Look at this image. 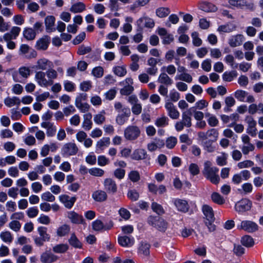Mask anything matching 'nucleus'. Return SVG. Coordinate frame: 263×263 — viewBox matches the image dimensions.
Here are the masks:
<instances>
[{"instance_id": "27", "label": "nucleus", "mask_w": 263, "mask_h": 263, "mask_svg": "<svg viewBox=\"0 0 263 263\" xmlns=\"http://www.w3.org/2000/svg\"><path fill=\"white\" fill-rule=\"evenodd\" d=\"M229 3L234 7L242 9L244 6L249 7L250 4H248L246 0H229Z\"/></svg>"}, {"instance_id": "53", "label": "nucleus", "mask_w": 263, "mask_h": 263, "mask_svg": "<svg viewBox=\"0 0 263 263\" xmlns=\"http://www.w3.org/2000/svg\"><path fill=\"white\" fill-rule=\"evenodd\" d=\"M125 175V170L121 168H116L114 172V176L119 180L123 179Z\"/></svg>"}, {"instance_id": "38", "label": "nucleus", "mask_w": 263, "mask_h": 263, "mask_svg": "<svg viewBox=\"0 0 263 263\" xmlns=\"http://www.w3.org/2000/svg\"><path fill=\"white\" fill-rule=\"evenodd\" d=\"M168 119L165 116H162L158 118L156 122L155 125L157 127H165L168 124Z\"/></svg>"}, {"instance_id": "35", "label": "nucleus", "mask_w": 263, "mask_h": 263, "mask_svg": "<svg viewBox=\"0 0 263 263\" xmlns=\"http://www.w3.org/2000/svg\"><path fill=\"white\" fill-rule=\"evenodd\" d=\"M68 249V246L67 244H59L53 247V251L57 253H64Z\"/></svg>"}, {"instance_id": "11", "label": "nucleus", "mask_w": 263, "mask_h": 263, "mask_svg": "<svg viewBox=\"0 0 263 263\" xmlns=\"http://www.w3.org/2000/svg\"><path fill=\"white\" fill-rule=\"evenodd\" d=\"M215 221L214 215H204L203 217V221L210 232H213L216 230Z\"/></svg>"}, {"instance_id": "44", "label": "nucleus", "mask_w": 263, "mask_h": 263, "mask_svg": "<svg viewBox=\"0 0 263 263\" xmlns=\"http://www.w3.org/2000/svg\"><path fill=\"white\" fill-rule=\"evenodd\" d=\"M88 172L90 175L96 177H101L104 174V170L98 167L91 168L88 170Z\"/></svg>"}, {"instance_id": "52", "label": "nucleus", "mask_w": 263, "mask_h": 263, "mask_svg": "<svg viewBox=\"0 0 263 263\" xmlns=\"http://www.w3.org/2000/svg\"><path fill=\"white\" fill-rule=\"evenodd\" d=\"M175 79H179L187 83H191L193 80L192 76L187 73H181L178 76V77L176 76Z\"/></svg>"}, {"instance_id": "6", "label": "nucleus", "mask_w": 263, "mask_h": 263, "mask_svg": "<svg viewBox=\"0 0 263 263\" xmlns=\"http://www.w3.org/2000/svg\"><path fill=\"white\" fill-rule=\"evenodd\" d=\"M252 205V201L247 198H244L238 201L235 205L236 211L244 212L251 209Z\"/></svg>"}, {"instance_id": "14", "label": "nucleus", "mask_w": 263, "mask_h": 263, "mask_svg": "<svg viewBox=\"0 0 263 263\" xmlns=\"http://www.w3.org/2000/svg\"><path fill=\"white\" fill-rule=\"evenodd\" d=\"M244 37L240 34L233 35L229 40V44L231 47H235L242 44Z\"/></svg>"}, {"instance_id": "5", "label": "nucleus", "mask_w": 263, "mask_h": 263, "mask_svg": "<svg viewBox=\"0 0 263 263\" xmlns=\"http://www.w3.org/2000/svg\"><path fill=\"white\" fill-rule=\"evenodd\" d=\"M238 228L242 229L248 233H253L258 229V225L254 222L249 220H244L241 222Z\"/></svg>"}, {"instance_id": "20", "label": "nucleus", "mask_w": 263, "mask_h": 263, "mask_svg": "<svg viewBox=\"0 0 263 263\" xmlns=\"http://www.w3.org/2000/svg\"><path fill=\"white\" fill-rule=\"evenodd\" d=\"M45 73L43 71H38L36 73L35 78L41 86L47 87L48 82L45 79Z\"/></svg>"}, {"instance_id": "8", "label": "nucleus", "mask_w": 263, "mask_h": 263, "mask_svg": "<svg viewBox=\"0 0 263 263\" xmlns=\"http://www.w3.org/2000/svg\"><path fill=\"white\" fill-rule=\"evenodd\" d=\"M59 200L66 208L70 209L76 201L77 198L75 196L70 198L68 195L63 194L59 196Z\"/></svg>"}, {"instance_id": "47", "label": "nucleus", "mask_w": 263, "mask_h": 263, "mask_svg": "<svg viewBox=\"0 0 263 263\" xmlns=\"http://www.w3.org/2000/svg\"><path fill=\"white\" fill-rule=\"evenodd\" d=\"M177 143V139L175 137H170L166 140V146L169 149L173 148Z\"/></svg>"}, {"instance_id": "64", "label": "nucleus", "mask_w": 263, "mask_h": 263, "mask_svg": "<svg viewBox=\"0 0 263 263\" xmlns=\"http://www.w3.org/2000/svg\"><path fill=\"white\" fill-rule=\"evenodd\" d=\"M215 142L214 140H208L204 142V146L206 151L209 153H212L214 151V147L212 146L213 142Z\"/></svg>"}, {"instance_id": "33", "label": "nucleus", "mask_w": 263, "mask_h": 263, "mask_svg": "<svg viewBox=\"0 0 263 263\" xmlns=\"http://www.w3.org/2000/svg\"><path fill=\"white\" fill-rule=\"evenodd\" d=\"M170 9L166 7H160L157 8L156 10L157 16L160 18L167 16L170 14Z\"/></svg>"}, {"instance_id": "40", "label": "nucleus", "mask_w": 263, "mask_h": 263, "mask_svg": "<svg viewBox=\"0 0 263 263\" xmlns=\"http://www.w3.org/2000/svg\"><path fill=\"white\" fill-rule=\"evenodd\" d=\"M247 94V91L241 89H238L234 92L235 97L240 102L245 101V98Z\"/></svg>"}, {"instance_id": "61", "label": "nucleus", "mask_w": 263, "mask_h": 263, "mask_svg": "<svg viewBox=\"0 0 263 263\" xmlns=\"http://www.w3.org/2000/svg\"><path fill=\"white\" fill-rule=\"evenodd\" d=\"M128 120V117H126L122 114H118L116 118V123L119 125H123Z\"/></svg>"}, {"instance_id": "59", "label": "nucleus", "mask_w": 263, "mask_h": 263, "mask_svg": "<svg viewBox=\"0 0 263 263\" xmlns=\"http://www.w3.org/2000/svg\"><path fill=\"white\" fill-rule=\"evenodd\" d=\"M91 51V48L90 47H85L84 45H82L79 47L77 53L79 55H84L87 53H89Z\"/></svg>"}, {"instance_id": "46", "label": "nucleus", "mask_w": 263, "mask_h": 263, "mask_svg": "<svg viewBox=\"0 0 263 263\" xmlns=\"http://www.w3.org/2000/svg\"><path fill=\"white\" fill-rule=\"evenodd\" d=\"M134 87L130 85H127L121 88L120 92L122 95L128 96L134 91Z\"/></svg>"}, {"instance_id": "25", "label": "nucleus", "mask_w": 263, "mask_h": 263, "mask_svg": "<svg viewBox=\"0 0 263 263\" xmlns=\"http://www.w3.org/2000/svg\"><path fill=\"white\" fill-rule=\"evenodd\" d=\"M23 35L27 40H32L35 37L36 32L31 28H25L23 31Z\"/></svg>"}, {"instance_id": "4", "label": "nucleus", "mask_w": 263, "mask_h": 263, "mask_svg": "<svg viewBox=\"0 0 263 263\" xmlns=\"http://www.w3.org/2000/svg\"><path fill=\"white\" fill-rule=\"evenodd\" d=\"M62 155L63 156H70L77 154L78 148L74 143L69 142L65 144L62 148Z\"/></svg>"}, {"instance_id": "42", "label": "nucleus", "mask_w": 263, "mask_h": 263, "mask_svg": "<svg viewBox=\"0 0 263 263\" xmlns=\"http://www.w3.org/2000/svg\"><path fill=\"white\" fill-rule=\"evenodd\" d=\"M228 155L225 153H222L221 156H218L216 158L217 164L219 166H224L227 164Z\"/></svg>"}, {"instance_id": "16", "label": "nucleus", "mask_w": 263, "mask_h": 263, "mask_svg": "<svg viewBox=\"0 0 263 263\" xmlns=\"http://www.w3.org/2000/svg\"><path fill=\"white\" fill-rule=\"evenodd\" d=\"M193 107H191L186 111L182 113V122L184 123L185 126L190 127L192 126L191 116L192 115V110Z\"/></svg>"}, {"instance_id": "29", "label": "nucleus", "mask_w": 263, "mask_h": 263, "mask_svg": "<svg viewBox=\"0 0 263 263\" xmlns=\"http://www.w3.org/2000/svg\"><path fill=\"white\" fill-rule=\"evenodd\" d=\"M69 242L71 246L75 248L81 249L82 248V244L74 234H72L69 239Z\"/></svg>"}, {"instance_id": "12", "label": "nucleus", "mask_w": 263, "mask_h": 263, "mask_svg": "<svg viewBox=\"0 0 263 263\" xmlns=\"http://www.w3.org/2000/svg\"><path fill=\"white\" fill-rule=\"evenodd\" d=\"M174 204L178 211L183 213L187 212L190 208L187 201L183 199H175L174 201Z\"/></svg>"}, {"instance_id": "45", "label": "nucleus", "mask_w": 263, "mask_h": 263, "mask_svg": "<svg viewBox=\"0 0 263 263\" xmlns=\"http://www.w3.org/2000/svg\"><path fill=\"white\" fill-rule=\"evenodd\" d=\"M68 217L73 223H84V219L81 215H69Z\"/></svg>"}, {"instance_id": "54", "label": "nucleus", "mask_w": 263, "mask_h": 263, "mask_svg": "<svg viewBox=\"0 0 263 263\" xmlns=\"http://www.w3.org/2000/svg\"><path fill=\"white\" fill-rule=\"evenodd\" d=\"M48 60L46 59H41L37 62V65L35 66L37 69L46 70Z\"/></svg>"}, {"instance_id": "24", "label": "nucleus", "mask_w": 263, "mask_h": 263, "mask_svg": "<svg viewBox=\"0 0 263 263\" xmlns=\"http://www.w3.org/2000/svg\"><path fill=\"white\" fill-rule=\"evenodd\" d=\"M4 103L7 106L10 107L15 104L19 105L21 100L17 97H13L12 98L8 97L5 99Z\"/></svg>"}, {"instance_id": "43", "label": "nucleus", "mask_w": 263, "mask_h": 263, "mask_svg": "<svg viewBox=\"0 0 263 263\" xmlns=\"http://www.w3.org/2000/svg\"><path fill=\"white\" fill-rule=\"evenodd\" d=\"M129 179L133 182H136L140 180V175L138 171H132L128 174Z\"/></svg>"}, {"instance_id": "10", "label": "nucleus", "mask_w": 263, "mask_h": 263, "mask_svg": "<svg viewBox=\"0 0 263 263\" xmlns=\"http://www.w3.org/2000/svg\"><path fill=\"white\" fill-rule=\"evenodd\" d=\"M50 43V37L47 35H44L37 41L36 47L38 50H46Z\"/></svg>"}, {"instance_id": "3", "label": "nucleus", "mask_w": 263, "mask_h": 263, "mask_svg": "<svg viewBox=\"0 0 263 263\" xmlns=\"http://www.w3.org/2000/svg\"><path fill=\"white\" fill-rule=\"evenodd\" d=\"M140 128L136 125H129L124 130L125 138L129 141L136 140L140 135Z\"/></svg>"}, {"instance_id": "9", "label": "nucleus", "mask_w": 263, "mask_h": 263, "mask_svg": "<svg viewBox=\"0 0 263 263\" xmlns=\"http://www.w3.org/2000/svg\"><path fill=\"white\" fill-rule=\"evenodd\" d=\"M59 257L49 251L43 253L40 257V260L42 263H52L56 261Z\"/></svg>"}, {"instance_id": "49", "label": "nucleus", "mask_w": 263, "mask_h": 263, "mask_svg": "<svg viewBox=\"0 0 263 263\" xmlns=\"http://www.w3.org/2000/svg\"><path fill=\"white\" fill-rule=\"evenodd\" d=\"M86 37V33L83 31L77 35L72 40V43L74 45H78L82 42Z\"/></svg>"}, {"instance_id": "39", "label": "nucleus", "mask_w": 263, "mask_h": 263, "mask_svg": "<svg viewBox=\"0 0 263 263\" xmlns=\"http://www.w3.org/2000/svg\"><path fill=\"white\" fill-rule=\"evenodd\" d=\"M101 50L99 49H97L92 53H90L86 55L87 58L92 59L93 61H98L101 58Z\"/></svg>"}, {"instance_id": "22", "label": "nucleus", "mask_w": 263, "mask_h": 263, "mask_svg": "<svg viewBox=\"0 0 263 263\" xmlns=\"http://www.w3.org/2000/svg\"><path fill=\"white\" fill-rule=\"evenodd\" d=\"M92 115L88 112L84 115V121L83 122L82 126L85 130H89L92 127V123L91 121Z\"/></svg>"}, {"instance_id": "32", "label": "nucleus", "mask_w": 263, "mask_h": 263, "mask_svg": "<svg viewBox=\"0 0 263 263\" xmlns=\"http://www.w3.org/2000/svg\"><path fill=\"white\" fill-rule=\"evenodd\" d=\"M158 81L165 85H171L173 83L172 80L165 72H162L160 74Z\"/></svg>"}, {"instance_id": "7", "label": "nucleus", "mask_w": 263, "mask_h": 263, "mask_svg": "<svg viewBox=\"0 0 263 263\" xmlns=\"http://www.w3.org/2000/svg\"><path fill=\"white\" fill-rule=\"evenodd\" d=\"M104 190L109 194H115L117 191V185L115 180L111 178H106L104 181Z\"/></svg>"}, {"instance_id": "63", "label": "nucleus", "mask_w": 263, "mask_h": 263, "mask_svg": "<svg viewBox=\"0 0 263 263\" xmlns=\"http://www.w3.org/2000/svg\"><path fill=\"white\" fill-rule=\"evenodd\" d=\"M91 87V82L90 81H83L80 85V89L84 91H88Z\"/></svg>"}, {"instance_id": "28", "label": "nucleus", "mask_w": 263, "mask_h": 263, "mask_svg": "<svg viewBox=\"0 0 263 263\" xmlns=\"http://www.w3.org/2000/svg\"><path fill=\"white\" fill-rule=\"evenodd\" d=\"M241 242L242 245L246 247H252L254 245L253 238L250 235H245L241 238Z\"/></svg>"}, {"instance_id": "57", "label": "nucleus", "mask_w": 263, "mask_h": 263, "mask_svg": "<svg viewBox=\"0 0 263 263\" xmlns=\"http://www.w3.org/2000/svg\"><path fill=\"white\" fill-rule=\"evenodd\" d=\"M127 197L130 200L135 201L138 199L139 194L135 190H130L127 193Z\"/></svg>"}, {"instance_id": "17", "label": "nucleus", "mask_w": 263, "mask_h": 263, "mask_svg": "<svg viewBox=\"0 0 263 263\" xmlns=\"http://www.w3.org/2000/svg\"><path fill=\"white\" fill-rule=\"evenodd\" d=\"M236 26L232 22H228L225 25H220L217 28V31L219 32L230 33L235 30Z\"/></svg>"}, {"instance_id": "2", "label": "nucleus", "mask_w": 263, "mask_h": 263, "mask_svg": "<svg viewBox=\"0 0 263 263\" xmlns=\"http://www.w3.org/2000/svg\"><path fill=\"white\" fill-rule=\"evenodd\" d=\"M148 222L149 224L161 232H165L167 227V222L159 215L149 216Z\"/></svg>"}, {"instance_id": "51", "label": "nucleus", "mask_w": 263, "mask_h": 263, "mask_svg": "<svg viewBox=\"0 0 263 263\" xmlns=\"http://www.w3.org/2000/svg\"><path fill=\"white\" fill-rule=\"evenodd\" d=\"M42 200L49 202H53L55 200V197L49 191L43 193L41 195Z\"/></svg>"}, {"instance_id": "19", "label": "nucleus", "mask_w": 263, "mask_h": 263, "mask_svg": "<svg viewBox=\"0 0 263 263\" xmlns=\"http://www.w3.org/2000/svg\"><path fill=\"white\" fill-rule=\"evenodd\" d=\"M92 197L96 201L103 202L107 199V195L105 191L98 190L93 193Z\"/></svg>"}, {"instance_id": "36", "label": "nucleus", "mask_w": 263, "mask_h": 263, "mask_svg": "<svg viewBox=\"0 0 263 263\" xmlns=\"http://www.w3.org/2000/svg\"><path fill=\"white\" fill-rule=\"evenodd\" d=\"M70 231L68 225L64 224L57 229V233L59 236L62 237L67 234Z\"/></svg>"}, {"instance_id": "62", "label": "nucleus", "mask_w": 263, "mask_h": 263, "mask_svg": "<svg viewBox=\"0 0 263 263\" xmlns=\"http://www.w3.org/2000/svg\"><path fill=\"white\" fill-rule=\"evenodd\" d=\"M144 22L145 17H141L137 21L136 31L143 32V28H145Z\"/></svg>"}, {"instance_id": "30", "label": "nucleus", "mask_w": 263, "mask_h": 263, "mask_svg": "<svg viewBox=\"0 0 263 263\" xmlns=\"http://www.w3.org/2000/svg\"><path fill=\"white\" fill-rule=\"evenodd\" d=\"M150 245L146 242H142L139 248V253L147 256L149 254Z\"/></svg>"}, {"instance_id": "21", "label": "nucleus", "mask_w": 263, "mask_h": 263, "mask_svg": "<svg viewBox=\"0 0 263 263\" xmlns=\"http://www.w3.org/2000/svg\"><path fill=\"white\" fill-rule=\"evenodd\" d=\"M200 9L206 12H215L217 10V7L211 3L204 2L200 5Z\"/></svg>"}, {"instance_id": "41", "label": "nucleus", "mask_w": 263, "mask_h": 263, "mask_svg": "<svg viewBox=\"0 0 263 263\" xmlns=\"http://www.w3.org/2000/svg\"><path fill=\"white\" fill-rule=\"evenodd\" d=\"M151 207L153 211L156 214L164 213V211L162 206L156 202H153L152 203Z\"/></svg>"}, {"instance_id": "13", "label": "nucleus", "mask_w": 263, "mask_h": 263, "mask_svg": "<svg viewBox=\"0 0 263 263\" xmlns=\"http://www.w3.org/2000/svg\"><path fill=\"white\" fill-rule=\"evenodd\" d=\"M119 243L123 247H131L135 243V239L132 237L127 236H119Z\"/></svg>"}, {"instance_id": "26", "label": "nucleus", "mask_w": 263, "mask_h": 263, "mask_svg": "<svg viewBox=\"0 0 263 263\" xmlns=\"http://www.w3.org/2000/svg\"><path fill=\"white\" fill-rule=\"evenodd\" d=\"M236 70H232L230 72L225 71L222 74V79L224 81L231 82L237 76Z\"/></svg>"}, {"instance_id": "50", "label": "nucleus", "mask_w": 263, "mask_h": 263, "mask_svg": "<svg viewBox=\"0 0 263 263\" xmlns=\"http://www.w3.org/2000/svg\"><path fill=\"white\" fill-rule=\"evenodd\" d=\"M189 171L191 174L194 176L197 175L200 172L198 165L194 163L190 164L189 167Z\"/></svg>"}, {"instance_id": "23", "label": "nucleus", "mask_w": 263, "mask_h": 263, "mask_svg": "<svg viewBox=\"0 0 263 263\" xmlns=\"http://www.w3.org/2000/svg\"><path fill=\"white\" fill-rule=\"evenodd\" d=\"M86 9V6L83 2H77L72 5L70 11L74 13L83 12Z\"/></svg>"}, {"instance_id": "58", "label": "nucleus", "mask_w": 263, "mask_h": 263, "mask_svg": "<svg viewBox=\"0 0 263 263\" xmlns=\"http://www.w3.org/2000/svg\"><path fill=\"white\" fill-rule=\"evenodd\" d=\"M75 84L74 83L68 80H66L64 83V89L68 92L74 91L75 88Z\"/></svg>"}, {"instance_id": "55", "label": "nucleus", "mask_w": 263, "mask_h": 263, "mask_svg": "<svg viewBox=\"0 0 263 263\" xmlns=\"http://www.w3.org/2000/svg\"><path fill=\"white\" fill-rule=\"evenodd\" d=\"M192 37L193 38V44L195 46H200L202 44V40L198 37V33L197 32H193L192 33Z\"/></svg>"}, {"instance_id": "56", "label": "nucleus", "mask_w": 263, "mask_h": 263, "mask_svg": "<svg viewBox=\"0 0 263 263\" xmlns=\"http://www.w3.org/2000/svg\"><path fill=\"white\" fill-rule=\"evenodd\" d=\"M38 232L40 235L41 238H42L47 241L50 239V236L47 233V229L45 227H39L38 228Z\"/></svg>"}, {"instance_id": "48", "label": "nucleus", "mask_w": 263, "mask_h": 263, "mask_svg": "<svg viewBox=\"0 0 263 263\" xmlns=\"http://www.w3.org/2000/svg\"><path fill=\"white\" fill-rule=\"evenodd\" d=\"M91 73L95 77L100 78L103 76L104 70L101 66H97L92 69Z\"/></svg>"}, {"instance_id": "15", "label": "nucleus", "mask_w": 263, "mask_h": 263, "mask_svg": "<svg viewBox=\"0 0 263 263\" xmlns=\"http://www.w3.org/2000/svg\"><path fill=\"white\" fill-rule=\"evenodd\" d=\"M147 152L144 149H136L131 155V158L135 160H140L146 159Z\"/></svg>"}, {"instance_id": "34", "label": "nucleus", "mask_w": 263, "mask_h": 263, "mask_svg": "<svg viewBox=\"0 0 263 263\" xmlns=\"http://www.w3.org/2000/svg\"><path fill=\"white\" fill-rule=\"evenodd\" d=\"M211 198L214 203L218 204H222L224 203V199L223 197L218 193H213L211 195Z\"/></svg>"}, {"instance_id": "18", "label": "nucleus", "mask_w": 263, "mask_h": 263, "mask_svg": "<svg viewBox=\"0 0 263 263\" xmlns=\"http://www.w3.org/2000/svg\"><path fill=\"white\" fill-rule=\"evenodd\" d=\"M55 18L53 15H48L45 18V24L47 32H52L55 30V28H52L54 25Z\"/></svg>"}, {"instance_id": "60", "label": "nucleus", "mask_w": 263, "mask_h": 263, "mask_svg": "<svg viewBox=\"0 0 263 263\" xmlns=\"http://www.w3.org/2000/svg\"><path fill=\"white\" fill-rule=\"evenodd\" d=\"M201 67L205 71H210L212 67L211 60L209 59L204 60L201 63Z\"/></svg>"}, {"instance_id": "1", "label": "nucleus", "mask_w": 263, "mask_h": 263, "mask_svg": "<svg viewBox=\"0 0 263 263\" xmlns=\"http://www.w3.org/2000/svg\"><path fill=\"white\" fill-rule=\"evenodd\" d=\"M219 171L217 167H211L210 162L206 161L204 163V168L202 171V174L205 178L209 180L212 183L217 185L220 180L217 173Z\"/></svg>"}, {"instance_id": "37", "label": "nucleus", "mask_w": 263, "mask_h": 263, "mask_svg": "<svg viewBox=\"0 0 263 263\" xmlns=\"http://www.w3.org/2000/svg\"><path fill=\"white\" fill-rule=\"evenodd\" d=\"M113 71L114 73L119 77H123L126 73L127 71L124 66H115L113 68Z\"/></svg>"}, {"instance_id": "31", "label": "nucleus", "mask_w": 263, "mask_h": 263, "mask_svg": "<svg viewBox=\"0 0 263 263\" xmlns=\"http://www.w3.org/2000/svg\"><path fill=\"white\" fill-rule=\"evenodd\" d=\"M0 238L2 240L6 242L10 243L13 240V236L9 231L2 232L0 234Z\"/></svg>"}]
</instances>
